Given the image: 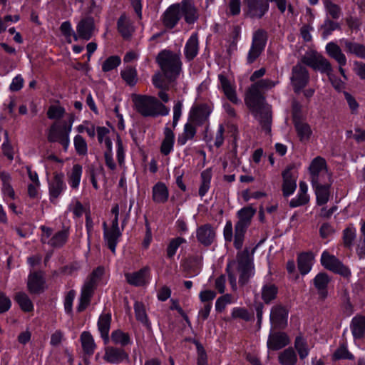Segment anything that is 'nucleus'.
Listing matches in <instances>:
<instances>
[{
    "label": "nucleus",
    "instance_id": "16",
    "mask_svg": "<svg viewBox=\"0 0 365 365\" xmlns=\"http://www.w3.org/2000/svg\"><path fill=\"white\" fill-rule=\"evenodd\" d=\"M210 113L211 108L205 103L194 106L190 110L189 121L200 126L208 120Z\"/></svg>",
    "mask_w": 365,
    "mask_h": 365
},
{
    "label": "nucleus",
    "instance_id": "27",
    "mask_svg": "<svg viewBox=\"0 0 365 365\" xmlns=\"http://www.w3.org/2000/svg\"><path fill=\"white\" fill-rule=\"evenodd\" d=\"M44 281L40 272L30 274L28 278L27 287L30 293L40 294L43 292Z\"/></svg>",
    "mask_w": 365,
    "mask_h": 365
},
{
    "label": "nucleus",
    "instance_id": "33",
    "mask_svg": "<svg viewBox=\"0 0 365 365\" xmlns=\"http://www.w3.org/2000/svg\"><path fill=\"white\" fill-rule=\"evenodd\" d=\"M352 334L356 339H361L365 334V317L357 315L354 317L351 322Z\"/></svg>",
    "mask_w": 365,
    "mask_h": 365
},
{
    "label": "nucleus",
    "instance_id": "9",
    "mask_svg": "<svg viewBox=\"0 0 365 365\" xmlns=\"http://www.w3.org/2000/svg\"><path fill=\"white\" fill-rule=\"evenodd\" d=\"M302 61L314 70H318L321 73H327V75L331 73L333 71L330 62L325 57L316 51H313L311 54L303 56Z\"/></svg>",
    "mask_w": 365,
    "mask_h": 365
},
{
    "label": "nucleus",
    "instance_id": "56",
    "mask_svg": "<svg viewBox=\"0 0 365 365\" xmlns=\"http://www.w3.org/2000/svg\"><path fill=\"white\" fill-rule=\"evenodd\" d=\"M332 358L334 360L354 359V355L348 351L347 347L344 344H341L334 351Z\"/></svg>",
    "mask_w": 365,
    "mask_h": 365
},
{
    "label": "nucleus",
    "instance_id": "57",
    "mask_svg": "<svg viewBox=\"0 0 365 365\" xmlns=\"http://www.w3.org/2000/svg\"><path fill=\"white\" fill-rule=\"evenodd\" d=\"M324 6L327 13L334 19H338L341 15V9L340 6L330 0L324 1Z\"/></svg>",
    "mask_w": 365,
    "mask_h": 365
},
{
    "label": "nucleus",
    "instance_id": "13",
    "mask_svg": "<svg viewBox=\"0 0 365 365\" xmlns=\"http://www.w3.org/2000/svg\"><path fill=\"white\" fill-rule=\"evenodd\" d=\"M289 310L282 304H276L271 309L270 322L274 329H284L287 326Z\"/></svg>",
    "mask_w": 365,
    "mask_h": 365
},
{
    "label": "nucleus",
    "instance_id": "37",
    "mask_svg": "<svg viewBox=\"0 0 365 365\" xmlns=\"http://www.w3.org/2000/svg\"><path fill=\"white\" fill-rule=\"evenodd\" d=\"M122 233L120 230H113L110 228L109 231L104 232V239L108 247L113 253L115 252V247L118 242V239L121 237Z\"/></svg>",
    "mask_w": 365,
    "mask_h": 365
},
{
    "label": "nucleus",
    "instance_id": "8",
    "mask_svg": "<svg viewBox=\"0 0 365 365\" xmlns=\"http://www.w3.org/2000/svg\"><path fill=\"white\" fill-rule=\"evenodd\" d=\"M267 41V33L264 29H257L253 34L251 48L248 52L247 62L253 63L264 51Z\"/></svg>",
    "mask_w": 365,
    "mask_h": 365
},
{
    "label": "nucleus",
    "instance_id": "5",
    "mask_svg": "<svg viewBox=\"0 0 365 365\" xmlns=\"http://www.w3.org/2000/svg\"><path fill=\"white\" fill-rule=\"evenodd\" d=\"M255 212L256 210L252 207H245L237 212L239 220L235 226L234 236V247L237 250L242 247L245 235Z\"/></svg>",
    "mask_w": 365,
    "mask_h": 365
},
{
    "label": "nucleus",
    "instance_id": "12",
    "mask_svg": "<svg viewBox=\"0 0 365 365\" xmlns=\"http://www.w3.org/2000/svg\"><path fill=\"white\" fill-rule=\"evenodd\" d=\"M309 170L311 175L312 184L319 182V176L327 177L328 180H331V175L328 173L327 163L324 158L318 156L311 163Z\"/></svg>",
    "mask_w": 365,
    "mask_h": 365
},
{
    "label": "nucleus",
    "instance_id": "17",
    "mask_svg": "<svg viewBox=\"0 0 365 365\" xmlns=\"http://www.w3.org/2000/svg\"><path fill=\"white\" fill-rule=\"evenodd\" d=\"M149 272V267H144L137 272L125 273V277L129 284L135 287H141L148 283Z\"/></svg>",
    "mask_w": 365,
    "mask_h": 365
},
{
    "label": "nucleus",
    "instance_id": "50",
    "mask_svg": "<svg viewBox=\"0 0 365 365\" xmlns=\"http://www.w3.org/2000/svg\"><path fill=\"white\" fill-rule=\"evenodd\" d=\"M122 78L126 83L130 86H133L137 83V71L132 66H127L120 73Z\"/></svg>",
    "mask_w": 365,
    "mask_h": 365
},
{
    "label": "nucleus",
    "instance_id": "24",
    "mask_svg": "<svg viewBox=\"0 0 365 365\" xmlns=\"http://www.w3.org/2000/svg\"><path fill=\"white\" fill-rule=\"evenodd\" d=\"M218 79L220 82L221 88L227 98L235 104L239 103L240 101L237 96L235 87L231 84L230 80L224 73L218 75Z\"/></svg>",
    "mask_w": 365,
    "mask_h": 365
},
{
    "label": "nucleus",
    "instance_id": "21",
    "mask_svg": "<svg viewBox=\"0 0 365 365\" xmlns=\"http://www.w3.org/2000/svg\"><path fill=\"white\" fill-rule=\"evenodd\" d=\"M198 242L204 246H210L215 239V232L210 224H205L197 229Z\"/></svg>",
    "mask_w": 365,
    "mask_h": 365
},
{
    "label": "nucleus",
    "instance_id": "62",
    "mask_svg": "<svg viewBox=\"0 0 365 365\" xmlns=\"http://www.w3.org/2000/svg\"><path fill=\"white\" fill-rule=\"evenodd\" d=\"M5 140L2 145L3 154L9 160L14 159V148L11 145L7 130H4Z\"/></svg>",
    "mask_w": 365,
    "mask_h": 365
},
{
    "label": "nucleus",
    "instance_id": "51",
    "mask_svg": "<svg viewBox=\"0 0 365 365\" xmlns=\"http://www.w3.org/2000/svg\"><path fill=\"white\" fill-rule=\"evenodd\" d=\"M294 348L297 351L300 359H305L309 354V349L306 339L302 336H297L294 341Z\"/></svg>",
    "mask_w": 365,
    "mask_h": 365
},
{
    "label": "nucleus",
    "instance_id": "47",
    "mask_svg": "<svg viewBox=\"0 0 365 365\" xmlns=\"http://www.w3.org/2000/svg\"><path fill=\"white\" fill-rule=\"evenodd\" d=\"M311 260V256L308 253H302L298 256V269L302 275L307 274L310 271Z\"/></svg>",
    "mask_w": 365,
    "mask_h": 365
},
{
    "label": "nucleus",
    "instance_id": "1",
    "mask_svg": "<svg viewBox=\"0 0 365 365\" xmlns=\"http://www.w3.org/2000/svg\"><path fill=\"white\" fill-rule=\"evenodd\" d=\"M182 16L189 24H194L198 19L197 9L190 0L170 5L163 14L161 22L165 29L170 30L177 26Z\"/></svg>",
    "mask_w": 365,
    "mask_h": 365
},
{
    "label": "nucleus",
    "instance_id": "54",
    "mask_svg": "<svg viewBox=\"0 0 365 365\" xmlns=\"http://www.w3.org/2000/svg\"><path fill=\"white\" fill-rule=\"evenodd\" d=\"M68 232L62 230L56 233L48 242L53 247H62L66 242Z\"/></svg>",
    "mask_w": 365,
    "mask_h": 365
},
{
    "label": "nucleus",
    "instance_id": "14",
    "mask_svg": "<svg viewBox=\"0 0 365 365\" xmlns=\"http://www.w3.org/2000/svg\"><path fill=\"white\" fill-rule=\"evenodd\" d=\"M247 8L246 14L252 19H261L269 10V3L266 0H243Z\"/></svg>",
    "mask_w": 365,
    "mask_h": 365
},
{
    "label": "nucleus",
    "instance_id": "22",
    "mask_svg": "<svg viewBox=\"0 0 365 365\" xmlns=\"http://www.w3.org/2000/svg\"><path fill=\"white\" fill-rule=\"evenodd\" d=\"M293 168V165L288 166L282 174L283 178L282 192L284 197L292 195L297 187L296 180L293 178L291 173Z\"/></svg>",
    "mask_w": 365,
    "mask_h": 365
},
{
    "label": "nucleus",
    "instance_id": "63",
    "mask_svg": "<svg viewBox=\"0 0 365 365\" xmlns=\"http://www.w3.org/2000/svg\"><path fill=\"white\" fill-rule=\"evenodd\" d=\"M197 352V365H208L207 355L202 346L199 342H195Z\"/></svg>",
    "mask_w": 365,
    "mask_h": 365
},
{
    "label": "nucleus",
    "instance_id": "7",
    "mask_svg": "<svg viewBox=\"0 0 365 365\" xmlns=\"http://www.w3.org/2000/svg\"><path fill=\"white\" fill-rule=\"evenodd\" d=\"M73 121V120L71 119L68 124L66 122H63L62 125L56 123L52 124L48 130V140L51 143L58 142L64 150H67Z\"/></svg>",
    "mask_w": 365,
    "mask_h": 365
},
{
    "label": "nucleus",
    "instance_id": "64",
    "mask_svg": "<svg viewBox=\"0 0 365 365\" xmlns=\"http://www.w3.org/2000/svg\"><path fill=\"white\" fill-rule=\"evenodd\" d=\"M165 76H163V73H156L153 76V85L158 88H160L162 90H168L169 88V82L165 80Z\"/></svg>",
    "mask_w": 365,
    "mask_h": 365
},
{
    "label": "nucleus",
    "instance_id": "45",
    "mask_svg": "<svg viewBox=\"0 0 365 365\" xmlns=\"http://www.w3.org/2000/svg\"><path fill=\"white\" fill-rule=\"evenodd\" d=\"M346 50L348 53L365 59V46L361 43L351 42L349 40L344 41Z\"/></svg>",
    "mask_w": 365,
    "mask_h": 365
},
{
    "label": "nucleus",
    "instance_id": "32",
    "mask_svg": "<svg viewBox=\"0 0 365 365\" xmlns=\"http://www.w3.org/2000/svg\"><path fill=\"white\" fill-rule=\"evenodd\" d=\"M117 28L123 38L128 39L131 36L133 29L125 13L122 14L118 19Z\"/></svg>",
    "mask_w": 365,
    "mask_h": 365
},
{
    "label": "nucleus",
    "instance_id": "53",
    "mask_svg": "<svg viewBox=\"0 0 365 365\" xmlns=\"http://www.w3.org/2000/svg\"><path fill=\"white\" fill-rule=\"evenodd\" d=\"M134 310L136 319L145 325H148L149 321L144 304L142 302H135L134 304Z\"/></svg>",
    "mask_w": 365,
    "mask_h": 365
},
{
    "label": "nucleus",
    "instance_id": "43",
    "mask_svg": "<svg viewBox=\"0 0 365 365\" xmlns=\"http://www.w3.org/2000/svg\"><path fill=\"white\" fill-rule=\"evenodd\" d=\"M356 237V230L352 225H350L343 230L342 244L343 246L349 250L353 247L354 242Z\"/></svg>",
    "mask_w": 365,
    "mask_h": 365
},
{
    "label": "nucleus",
    "instance_id": "52",
    "mask_svg": "<svg viewBox=\"0 0 365 365\" xmlns=\"http://www.w3.org/2000/svg\"><path fill=\"white\" fill-rule=\"evenodd\" d=\"M186 240L182 237H178L172 239L166 249V255L167 257L169 259H171L174 257V255L176 253L177 250L179 248V247L183 244L185 243Z\"/></svg>",
    "mask_w": 365,
    "mask_h": 365
},
{
    "label": "nucleus",
    "instance_id": "15",
    "mask_svg": "<svg viewBox=\"0 0 365 365\" xmlns=\"http://www.w3.org/2000/svg\"><path fill=\"white\" fill-rule=\"evenodd\" d=\"M95 29L94 19L92 17L82 19L76 26L77 34L73 33V36L76 41L78 38L88 41L91 38Z\"/></svg>",
    "mask_w": 365,
    "mask_h": 365
},
{
    "label": "nucleus",
    "instance_id": "25",
    "mask_svg": "<svg viewBox=\"0 0 365 365\" xmlns=\"http://www.w3.org/2000/svg\"><path fill=\"white\" fill-rule=\"evenodd\" d=\"M330 278L325 272L319 273L314 279V285L317 288L319 299L324 300L328 295L327 287Z\"/></svg>",
    "mask_w": 365,
    "mask_h": 365
},
{
    "label": "nucleus",
    "instance_id": "23",
    "mask_svg": "<svg viewBox=\"0 0 365 365\" xmlns=\"http://www.w3.org/2000/svg\"><path fill=\"white\" fill-rule=\"evenodd\" d=\"M331 185V180H328V182H325V184H320V181L318 182V183L312 184L315 190L317 203L318 205H323L329 201Z\"/></svg>",
    "mask_w": 365,
    "mask_h": 365
},
{
    "label": "nucleus",
    "instance_id": "3",
    "mask_svg": "<svg viewBox=\"0 0 365 365\" xmlns=\"http://www.w3.org/2000/svg\"><path fill=\"white\" fill-rule=\"evenodd\" d=\"M279 81H273L268 78L259 80L248 88L245 102L251 110H260L265 102L264 91L274 88Z\"/></svg>",
    "mask_w": 365,
    "mask_h": 365
},
{
    "label": "nucleus",
    "instance_id": "61",
    "mask_svg": "<svg viewBox=\"0 0 365 365\" xmlns=\"http://www.w3.org/2000/svg\"><path fill=\"white\" fill-rule=\"evenodd\" d=\"M361 237L356 246V254L360 259L365 257V221L361 227Z\"/></svg>",
    "mask_w": 365,
    "mask_h": 365
},
{
    "label": "nucleus",
    "instance_id": "30",
    "mask_svg": "<svg viewBox=\"0 0 365 365\" xmlns=\"http://www.w3.org/2000/svg\"><path fill=\"white\" fill-rule=\"evenodd\" d=\"M327 54L334 58L341 66L346 63L345 55L342 53L341 48L334 42H330L326 46Z\"/></svg>",
    "mask_w": 365,
    "mask_h": 365
},
{
    "label": "nucleus",
    "instance_id": "41",
    "mask_svg": "<svg viewBox=\"0 0 365 365\" xmlns=\"http://www.w3.org/2000/svg\"><path fill=\"white\" fill-rule=\"evenodd\" d=\"M14 300L19 305L21 309L24 312H30L34 310V304L24 292H18L14 297Z\"/></svg>",
    "mask_w": 365,
    "mask_h": 365
},
{
    "label": "nucleus",
    "instance_id": "48",
    "mask_svg": "<svg viewBox=\"0 0 365 365\" xmlns=\"http://www.w3.org/2000/svg\"><path fill=\"white\" fill-rule=\"evenodd\" d=\"M212 178L210 169H206L201 173V185L199 188V195L203 197L210 188Z\"/></svg>",
    "mask_w": 365,
    "mask_h": 365
},
{
    "label": "nucleus",
    "instance_id": "49",
    "mask_svg": "<svg viewBox=\"0 0 365 365\" xmlns=\"http://www.w3.org/2000/svg\"><path fill=\"white\" fill-rule=\"evenodd\" d=\"M82 174V166L79 164H75L71 173L68 175V182L73 189H76L80 183Z\"/></svg>",
    "mask_w": 365,
    "mask_h": 365
},
{
    "label": "nucleus",
    "instance_id": "36",
    "mask_svg": "<svg viewBox=\"0 0 365 365\" xmlns=\"http://www.w3.org/2000/svg\"><path fill=\"white\" fill-rule=\"evenodd\" d=\"M164 139L160 145V152L164 155L170 154L173 148L175 135L173 131L168 127L165 128Z\"/></svg>",
    "mask_w": 365,
    "mask_h": 365
},
{
    "label": "nucleus",
    "instance_id": "2",
    "mask_svg": "<svg viewBox=\"0 0 365 365\" xmlns=\"http://www.w3.org/2000/svg\"><path fill=\"white\" fill-rule=\"evenodd\" d=\"M133 101L136 111L143 117L165 116L170 112L169 108L155 96L135 95Z\"/></svg>",
    "mask_w": 365,
    "mask_h": 365
},
{
    "label": "nucleus",
    "instance_id": "4",
    "mask_svg": "<svg viewBox=\"0 0 365 365\" xmlns=\"http://www.w3.org/2000/svg\"><path fill=\"white\" fill-rule=\"evenodd\" d=\"M156 61L169 83L174 82L178 78L182 70L180 54L163 50L158 54Z\"/></svg>",
    "mask_w": 365,
    "mask_h": 365
},
{
    "label": "nucleus",
    "instance_id": "60",
    "mask_svg": "<svg viewBox=\"0 0 365 365\" xmlns=\"http://www.w3.org/2000/svg\"><path fill=\"white\" fill-rule=\"evenodd\" d=\"M65 109L62 106L51 105L47 110V117L49 119H61L65 114Z\"/></svg>",
    "mask_w": 365,
    "mask_h": 365
},
{
    "label": "nucleus",
    "instance_id": "31",
    "mask_svg": "<svg viewBox=\"0 0 365 365\" xmlns=\"http://www.w3.org/2000/svg\"><path fill=\"white\" fill-rule=\"evenodd\" d=\"M259 113V121L262 128L268 134L271 133L272 127V112L269 108H265L264 104L262 108L258 110H252Z\"/></svg>",
    "mask_w": 365,
    "mask_h": 365
},
{
    "label": "nucleus",
    "instance_id": "6",
    "mask_svg": "<svg viewBox=\"0 0 365 365\" xmlns=\"http://www.w3.org/2000/svg\"><path fill=\"white\" fill-rule=\"evenodd\" d=\"M255 248L250 253L248 248L237 254V270L240 273L239 283L241 286L245 285L254 273V263L252 255Z\"/></svg>",
    "mask_w": 365,
    "mask_h": 365
},
{
    "label": "nucleus",
    "instance_id": "19",
    "mask_svg": "<svg viewBox=\"0 0 365 365\" xmlns=\"http://www.w3.org/2000/svg\"><path fill=\"white\" fill-rule=\"evenodd\" d=\"M289 343V337L285 332L277 331L269 335L267 347L269 349L277 351L285 347Z\"/></svg>",
    "mask_w": 365,
    "mask_h": 365
},
{
    "label": "nucleus",
    "instance_id": "46",
    "mask_svg": "<svg viewBox=\"0 0 365 365\" xmlns=\"http://www.w3.org/2000/svg\"><path fill=\"white\" fill-rule=\"evenodd\" d=\"M112 341L115 344L125 346L130 344V338L128 333L123 332L120 329L114 330L110 336Z\"/></svg>",
    "mask_w": 365,
    "mask_h": 365
},
{
    "label": "nucleus",
    "instance_id": "10",
    "mask_svg": "<svg viewBox=\"0 0 365 365\" xmlns=\"http://www.w3.org/2000/svg\"><path fill=\"white\" fill-rule=\"evenodd\" d=\"M290 81L294 91L299 93L309 81V73L307 68L300 63L293 66Z\"/></svg>",
    "mask_w": 365,
    "mask_h": 365
},
{
    "label": "nucleus",
    "instance_id": "59",
    "mask_svg": "<svg viewBox=\"0 0 365 365\" xmlns=\"http://www.w3.org/2000/svg\"><path fill=\"white\" fill-rule=\"evenodd\" d=\"M120 63V58L118 56H111L108 57L102 65V70L104 72L110 71L116 67H118Z\"/></svg>",
    "mask_w": 365,
    "mask_h": 365
},
{
    "label": "nucleus",
    "instance_id": "39",
    "mask_svg": "<svg viewBox=\"0 0 365 365\" xmlns=\"http://www.w3.org/2000/svg\"><path fill=\"white\" fill-rule=\"evenodd\" d=\"M278 360L282 365H295L297 361V354L293 348L289 347L279 354Z\"/></svg>",
    "mask_w": 365,
    "mask_h": 365
},
{
    "label": "nucleus",
    "instance_id": "38",
    "mask_svg": "<svg viewBox=\"0 0 365 365\" xmlns=\"http://www.w3.org/2000/svg\"><path fill=\"white\" fill-rule=\"evenodd\" d=\"M277 293L278 287L275 284H264L262 289V299L266 304H269L277 298Z\"/></svg>",
    "mask_w": 365,
    "mask_h": 365
},
{
    "label": "nucleus",
    "instance_id": "34",
    "mask_svg": "<svg viewBox=\"0 0 365 365\" xmlns=\"http://www.w3.org/2000/svg\"><path fill=\"white\" fill-rule=\"evenodd\" d=\"M168 190L165 183L158 182L153 187V200L157 203H165L168 199Z\"/></svg>",
    "mask_w": 365,
    "mask_h": 365
},
{
    "label": "nucleus",
    "instance_id": "28",
    "mask_svg": "<svg viewBox=\"0 0 365 365\" xmlns=\"http://www.w3.org/2000/svg\"><path fill=\"white\" fill-rule=\"evenodd\" d=\"M91 283H85L81 291L79 304L77 307L78 312H83L90 304L95 287Z\"/></svg>",
    "mask_w": 365,
    "mask_h": 365
},
{
    "label": "nucleus",
    "instance_id": "35",
    "mask_svg": "<svg viewBox=\"0 0 365 365\" xmlns=\"http://www.w3.org/2000/svg\"><path fill=\"white\" fill-rule=\"evenodd\" d=\"M197 133L196 125L189 121L184 125V130L182 134L178 138V143L180 145H185L187 140H191L194 138Z\"/></svg>",
    "mask_w": 365,
    "mask_h": 365
},
{
    "label": "nucleus",
    "instance_id": "26",
    "mask_svg": "<svg viewBox=\"0 0 365 365\" xmlns=\"http://www.w3.org/2000/svg\"><path fill=\"white\" fill-rule=\"evenodd\" d=\"M111 324V315L109 313L102 314L98 321V329L100 331L101 336L102 337L105 344H107L109 341V331Z\"/></svg>",
    "mask_w": 365,
    "mask_h": 365
},
{
    "label": "nucleus",
    "instance_id": "58",
    "mask_svg": "<svg viewBox=\"0 0 365 365\" xmlns=\"http://www.w3.org/2000/svg\"><path fill=\"white\" fill-rule=\"evenodd\" d=\"M73 143L76 151L78 155H85L87 154V143L85 139L81 135H77L75 136Z\"/></svg>",
    "mask_w": 365,
    "mask_h": 365
},
{
    "label": "nucleus",
    "instance_id": "44",
    "mask_svg": "<svg viewBox=\"0 0 365 365\" xmlns=\"http://www.w3.org/2000/svg\"><path fill=\"white\" fill-rule=\"evenodd\" d=\"M0 179L2 181V191L4 194L13 200L15 199V192L10 183L11 180L10 174L5 171H0Z\"/></svg>",
    "mask_w": 365,
    "mask_h": 365
},
{
    "label": "nucleus",
    "instance_id": "55",
    "mask_svg": "<svg viewBox=\"0 0 365 365\" xmlns=\"http://www.w3.org/2000/svg\"><path fill=\"white\" fill-rule=\"evenodd\" d=\"M322 36L324 38L329 36L335 30H341V26L338 22L327 19L322 25Z\"/></svg>",
    "mask_w": 365,
    "mask_h": 365
},
{
    "label": "nucleus",
    "instance_id": "29",
    "mask_svg": "<svg viewBox=\"0 0 365 365\" xmlns=\"http://www.w3.org/2000/svg\"><path fill=\"white\" fill-rule=\"evenodd\" d=\"M199 42L197 34H193L185 46V56L188 61L193 60L198 53Z\"/></svg>",
    "mask_w": 365,
    "mask_h": 365
},
{
    "label": "nucleus",
    "instance_id": "42",
    "mask_svg": "<svg viewBox=\"0 0 365 365\" xmlns=\"http://www.w3.org/2000/svg\"><path fill=\"white\" fill-rule=\"evenodd\" d=\"M293 123L300 141L308 140L312 134V130L309 124L301 120Z\"/></svg>",
    "mask_w": 365,
    "mask_h": 365
},
{
    "label": "nucleus",
    "instance_id": "11",
    "mask_svg": "<svg viewBox=\"0 0 365 365\" xmlns=\"http://www.w3.org/2000/svg\"><path fill=\"white\" fill-rule=\"evenodd\" d=\"M321 263L327 269L343 277H347L351 274V272L346 266L344 265L334 255H330L327 251L322 255Z\"/></svg>",
    "mask_w": 365,
    "mask_h": 365
},
{
    "label": "nucleus",
    "instance_id": "20",
    "mask_svg": "<svg viewBox=\"0 0 365 365\" xmlns=\"http://www.w3.org/2000/svg\"><path fill=\"white\" fill-rule=\"evenodd\" d=\"M65 187L64 175L62 173H54L52 180L48 183L50 200L51 202H53L54 200L59 197Z\"/></svg>",
    "mask_w": 365,
    "mask_h": 365
},
{
    "label": "nucleus",
    "instance_id": "18",
    "mask_svg": "<svg viewBox=\"0 0 365 365\" xmlns=\"http://www.w3.org/2000/svg\"><path fill=\"white\" fill-rule=\"evenodd\" d=\"M103 359L108 363L120 364L124 360H128L129 356L123 349L107 346Z\"/></svg>",
    "mask_w": 365,
    "mask_h": 365
},
{
    "label": "nucleus",
    "instance_id": "40",
    "mask_svg": "<svg viewBox=\"0 0 365 365\" xmlns=\"http://www.w3.org/2000/svg\"><path fill=\"white\" fill-rule=\"evenodd\" d=\"M81 341L85 354L91 356L93 354L96 344L90 332L83 331L81 335Z\"/></svg>",
    "mask_w": 365,
    "mask_h": 365
}]
</instances>
